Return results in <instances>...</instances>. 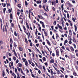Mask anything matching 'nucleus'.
<instances>
[{
  "label": "nucleus",
  "instance_id": "nucleus-1",
  "mask_svg": "<svg viewBox=\"0 0 78 78\" xmlns=\"http://www.w3.org/2000/svg\"><path fill=\"white\" fill-rule=\"evenodd\" d=\"M46 41H47L48 44L50 46H51V44H50V43L49 41L48 40H46Z\"/></svg>",
  "mask_w": 78,
  "mask_h": 78
},
{
  "label": "nucleus",
  "instance_id": "nucleus-2",
  "mask_svg": "<svg viewBox=\"0 0 78 78\" xmlns=\"http://www.w3.org/2000/svg\"><path fill=\"white\" fill-rule=\"evenodd\" d=\"M75 52L76 53V56L78 57V50H76L75 51Z\"/></svg>",
  "mask_w": 78,
  "mask_h": 78
},
{
  "label": "nucleus",
  "instance_id": "nucleus-3",
  "mask_svg": "<svg viewBox=\"0 0 78 78\" xmlns=\"http://www.w3.org/2000/svg\"><path fill=\"white\" fill-rule=\"evenodd\" d=\"M38 17L39 18V19H44V18L42 16H40V15H38Z\"/></svg>",
  "mask_w": 78,
  "mask_h": 78
},
{
  "label": "nucleus",
  "instance_id": "nucleus-4",
  "mask_svg": "<svg viewBox=\"0 0 78 78\" xmlns=\"http://www.w3.org/2000/svg\"><path fill=\"white\" fill-rule=\"evenodd\" d=\"M10 42L11 44H12V42H13V41H12V38H10Z\"/></svg>",
  "mask_w": 78,
  "mask_h": 78
},
{
  "label": "nucleus",
  "instance_id": "nucleus-5",
  "mask_svg": "<svg viewBox=\"0 0 78 78\" xmlns=\"http://www.w3.org/2000/svg\"><path fill=\"white\" fill-rule=\"evenodd\" d=\"M25 64L26 66H27V67H28V62L27 61H26L25 62Z\"/></svg>",
  "mask_w": 78,
  "mask_h": 78
},
{
  "label": "nucleus",
  "instance_id": "nucleus-6",
  "mask_svg": "<svg viewBox=\"0 0 78 78\" xmlns=\"http://www.w3.org/2000/svg\"><path fill=\"white\" fill-rule=\"evenodd\" d=\"M70 49L72 51H74V49H73V47H70Z\"/></svg>",
  "mask_w": 78,
  "mask_h": 78
},
{
  "label": "nucleus",
  "instance_id": "nucleus-7",
  "mask_svg": "<svg viewBox=\"0 0 78 78\" xmlns=\"http://www.w3.org/2000/svg\"><path fill=\"white\" fill-rule=\"evenodd\" d=\"M19 50L20 51H22L23 50V48L21 47H19Z\"/></svg>",
  "mask_w": 78,
  "mask_h": 78
},
{
  "label": "nucleus",
  "instance_id": "nucleus-8",
  "mask_svg": "<svg viewBox=\"0 0 78 78\" xmlns=\"http://www.w3.org/2000/svg\"><path fill=\"white\" fill-rule=\"evenodd\" d=\"M56 69H55V70H56V71H57V72H59L58 73H57L58 74H59V73H60V71H59V70L57 69V68H56Z\"/></svg>",
  "mask_w": 78,
  "mask_h": 78
},
{
  "label": "nucleus",
  "instance_id": "nucleus-9",
  "mask_svg": "<svg viewBox=\"0 0 78 78\" xmlns=\"http://www.w3.org/2000/svg\"><path fill=\"white\" fill-rule=\"evenodd\" d=\"M74 27H75V31H77V27H76V26L75 25H74Z\"/></svg>",
  "mask_w": 78,
  "mask_h": 78
},
{
  "label": "nucleus",
  "instance_id": "nucleus-10",
  "mask_svg": "<svg viewBox=\"0 0 78 78\" xmlns=\"http://www.w3.org/2000/svg\"><path fill=\"white\" fill-rule=\"evenodd\" d=\"M56 55L58 56H59V51L56 50Z\"/></svg>",
  "mask_w": 78,
  "mask_h": 78
},
{
  "label": "nucleus",
  "instance_id": "nucleus-11",
  "mask_svg": "<svg viewBox=\"0 0 78 78\" xmlns=\"http://www.w3.org/2000/svg\"><path fill=\"white\" fill-rule=\"evenodd\" d=\"M63 6H64V5H63V4L62 5L61 8L62 11H63V10H64V8L63 7Z\"/></svg>",
  "mask_w": 78,
  "mask_h": 78
},
{
  "label": "nucleus",
  "instance_id": "nucleus-12",
  "mask_svg": "<svg viewBox=\"0 0 78 78\" xmlns=\"http://www.w3.org/2000/svg\"><path fill=\"white\" fill-rule=\"evenodd\" d=\"M43 8L44 9V10L45 11H47V10L46 9H45V5H44L43 6Z\"/></svg>",
  "mask_w": 78,
  "mask_h": 78
},
{
  "label": "nucleus",
  "instance_id": "nucleus-13",
  "mask_svg": "<svg viewBox=\"0 0 78 78\" xmlns=\"http://www.w3.org/2000/svg\"><path fill=\"white\" fill-rule=\"evenodd\" d=\"M51 63H54V60L53 59H51L50 61Z\"/></svg>",
  "mask_w": 78,
  "mask_h": 78
},
{
  "label": "nucleus",
  "instance_id": "nucleus-14",
  "mask_svg": "<svg viewBox=\"0 0 78 78\" xmlns=\"http://www.w3.org/2000/svg\"><path fill=\"white\" fill-rule=\"evenodd\" d=\"M25 4L26 6H28V3L27 2V1H25Z\"/></svg>",
  "mask_w": 78,
  "mask_h": 78
},
{
  "label": "nucleus",
  "instance_id": "nucleus-15",
  "mask_svg": "<svg viewBox=\"0 0 78 78\" xmlns=\"http://www.w3.org/2000/svg\"><path fill=\"white\" fill-rule=\"evenodd\" d=\"M69 33L70 35H72V30H71L69 31Z\"/></svg>",
  "mask_w": 78,
  "mask_h": 78
},
{
  "label": "nucleus",
  "instance_id": "nucleus-16",
  "mask_svg": "<svg viewBox=\"0 0 78 78\" xmlns=\"http://www.w3.org/2000/svg\"><path fill=\"white\" fill-rule=\"evenodd\" d=\"M6 8H4L3 9V12L4 13H5V11H6Z\"/></svg>",
  "mask_w": 78,
  "mask_h": 78
},
{
  "label": "nucleus",
  "instance_id": "nucleus-17",
  "mask_svg": "<svg viewBox=\"0 0 78 78\" xmlns=\"http://www.w3.org/2000/svg\"><path fill=\"white\" fill-rule=\"evenodd\" d=\"M14 34L16 36H17V33H16V31L14 32Z\"/></svg>",
  "mask_w": 78,
  "mask_h": 78
},
{
  "label": "nucleus",
  "instance_id": "nucleus-18",
  "mask_svg": "<svg viewBox=\"0 0 78 78\" xmlns=\"http://www.w3.org/2000/svg\"><path fill=\"white\" fill-rule=\"evenodd\" d=\"M25 41L27 44H28V41L27 40V38L25 39Z\"/></svg>",
  "mask_w": 78,
  "mask_h": 78
},
{
  "label": "nucleus",
  "instance_id": "nucleus-19",
  "mask_svg": "<svg viewBox=\"0 0 78 78\" xmlns=\"http://www.w3.org/2000/svg\"><path fill=\"white\" fill-rule=\"evenodd\" d=\"M11 24V26H12V27H14V23H12Z\"/></svg>",
  "mask_w": 78,
  "mask_h": 78
},
{
  "label": "nucleus",
  "instance_id": "nucleus-20",
  "mask_svg": "<svg viewBox=\"0 0 78 78\" xmlns=\"http://www.w3.org/2000/svg\"><path fill=\"white\" fill-rule=\"evenodd\" d=\"M43 61H46V59H45V57H43Z\"/></svg>",
  "mask_w": 78,
  "mask_h": 78
},
{
  "label": "nucleus",
  "instance_id": "nucleus-21",
  "mask_svg": "<svg viewBox=\"0 0 78 78\" xmlns=\"http://www.w3.org/2000/svg\"><path fill=\"white\" fill-rule=\"evenodd\" d=\"M5 75H6L5 74V73L4 72H3L2 73V76H3V77H4V76H5Z\"/></svg>",
  "mask_w": 78,
  "mask_h": 78
},
{
  "label": "nucleus",
  "instance_id": "nucleus-22",
  "mask_svg": "<svg viewBox=\"0 0 78 78\" xmlns=\"http://www.w3.org/2000/svg\"><path fill=\"white\" fill-rule=\"evenodd\" d=\"M21 5L20 4H18V6L19 8H21Z\"/></svg>",
  "mask_w": 78,
  "mask_h": 78
},
{
  "label": "nucleus",
  "instance_id": "nucleus-23",
  "mask_svg": "<svg viewBox=\"0 0 78 78\" xmlns=\"http://www.w3.org/2000/svg\"><path fill=\"white\" fill-rule=\"evenodd\" d=\"M22 59L23 61V62H25V61L27 60V59L24 58H23Z\"/></svg>",
  "mask_w": 78,
  "mask_h": 78
},
{
  "label": "nucleus",
  "instance_id": "nucleus-24",
  "mask_svg": "<svg viewBox=\"0 0 78 78\" xmlns=\"http://www.w3.org/2000/svg\"><path fill=\"white\" fill-rule=\"evenodd\" d=\"M54 25H55L56 24V21H54V23H53Z\"/></svg>",
  "mask_w": 78,
  "mask_h": 78
},
{
  "label": "nucleus",
  "instance_id": "nucleus-25",
  "mask_svg": "<svg viewBox=\"0 0 78 78\" xmlns=\"http://www.w3.org/2000/svg\"><path fill=\"white\" fill-rule=\"evenodd\" d=\"M44 33L46 36H47V35H48V34H47V32H45V31H44Z\"/></svg>",
  "mask_w": 78,
  "mask_h": 78
},
{
  "label": "nucleus",
  "instance_id": "nucleus-26",
  "mask_svg": "<svg viewBox=\"0 0 78 78\" xmlns=\"http://www.w3.org/2000/svg\"><path fill=\"white\" fill-rule=\"evenodd\" d=\"M10 19H12V13L10 14Z\"/></svg>",
  "mask_w": 78,
  "mask_h": 78
},
{
  "label": "nucleus",
  "instance_id": "nucleus-27",
  "mask_svg": "<svg viewBox=\"0 0 78 78\" xmlns=\"http://www.w3.org/2000/svg\"><path fill=\"white\" fill-rule=\"evenodd\" d=\"M73 42H76V41L75 39V38H74V37L73 38Z\"/></svg>",
  "mask_w": 78,
  "mask_h": 78
},
{
  "label": "nucleus",
  "instance_id": "nucleus-28",
  "mask_svg": "<svg viewBox=\"0 0 78 78\" xmlns=\"http://www.w3.org/2000/svg\"><path fill=\"white\" fill-rule=\"evenodd\" d=\"M13 60L14 61H16V58L15 56H13Z\"/></svg>",
  "mask_w": 78,
  "mask_h": 78
},
{
  "label": "nucleus",
  "instance_id": "nucleus-29",
  "mask_svg": "<svg viewBox=\"0 0 78 78\" xmlns=\"http://www.w3.org/2000/svg\"><path fill=\"white\" fill-rule=\"evenodd\" d=\"M11 66H13V62H11Z\"/></svg>",
  "mask_w": 78,
  "mask_h": 78
},
{
  "label": "nucleus",
  "instance_id": "nucleus-30",
  "mask_svg": "<svg viewBox=\"0 0 78 78\" xmlns=\"http://www.w3.org/2000/svg\"><path fill=\"white\" fill-rule=\"evenodd\" d=\"M23 27L24 30H26V28H25V26H23Z\"/></svg>",
  "mask_w": 78,
  "mask_h": 78
},
{
  "label": "nucleus",
  "instance_id": "nucleus-31",
  "mask_svg": "<svg viewBox=\"0 0 78 78\" xmlns=\"http://www.w3.org/2000/svg\"><path fill=\"white\" fill-rule=\"evenodd\" d=\"M62 49H63V50H64V49H65V48L64 47V46H62Z\"/></svg>",
  "mask_w": 78,
  "mask_h": 78
},
{
  "label": "nucleus",
  "instance_id": "nucleus-32",
  "mask_svg": "<svg viewBox=\"0 0 78 78\" xmlns=\"http://www.w3.org/2000/svg\"><path fill=\"white\" fill-rule=\"evenodd\" d=\"M28 61H29L30 64H31V63H32V62H31V61H30V60H28Z\"/></svg>",
  "mask_w": 78,
  "mask_h": 78
},
{
  "label": "nucleus",
  "instance_id": "nucleus-33",
  "mask_svg": "<svg viewBox=\"0 0 78 78\" xmlns=\"http://www.w3.org/2000/svg\"><path fill=\"white\" fill-rule=\"evenodd\" d=\"M9 56H12V55H11V53H9Z\"/></svg>",
  "mask_w": 78,
  "mask_h": 78
},
{
  "label": "nucleus",
  "instance_id": "nucleus-34",
  "mask_svg": "<svg viewBox=\"0 0 78 78\" xmlns=\"http://www.w3.org/2000/svg\"><path fill=\"white\" fill-rule=\"evenodd\" d=\"M17 78H20V76H19V73H17Z\"/></svg>",
  "mask_w": 78,
  "mask_h": 78
},
{
  "label": "nucleus",
  "instance_id": "nucleus-35",
  "mask_svg": "<svg viewBox=\"0 0 78 78\" xmlns=\"http://www.w3.org/2000/svg\"><path fill=\"white\" fill-rule=\"evenodd\" d=\"M52 9L53 11H55V7H53L52 8Z\"/></svg>",
  "mask_w": 78,
  "mask_h": 78
},
{
  "label": "nucleus",
  "instance_id": "nucleus-36",
  "mask_svg": "<svg viewBox=\"0 0 78 78\" xmlns=\"http://www.w3.org/2000/svg\"><path fill=\"white\" fill-rule=\"evenodd\" d=\"M31 65L32 66H33V67H34L35 66L34 64L33 63H32L31 64Z\"/></svg>",
  "mask_w": 78,
  "mask_h": 78
},
{
  "label": "nucleus",
  "instance_id": "nucleus-37",
  "mask_svg": "<svg viewBox=\"0 0 78 78\" xmlns=\"http://www.w3.org/2000/svg\"><path fill=\"white\" fill-rule=\"evenodd\" d=\"M14 45L15 47H17V45L16 44V43L15 42L14 43Z\"/></svg>",
  "mask_w": 78,
  "mask_h": 78
},
{
  "label": "nucleus",
  "instance_id": "nucleus-38",
  "mask_svg": "<svg viewBox=\"0 0 78 78\" xmlns=\"http://www.w3.org/2000/svg\"><path fill=\"white\" fill-rule=\"evenodd\" d=\"M66 49L67 50H68L69 51H70V50L69 49V48H66Z\"/></svg>",
  "mask_w": 78,
  "mask_h": 78
},
{
  "label": "nucleus",
  "instance_id": "nucleus-39",
  "mask_svg": "<svg viewBox=\"0 0 78 78\" xmlns=\"http://www.w3.org/2000/svg\"><path fill=\"white\" fill-rule=\"evenodd\" d=\"M11 9H9V13H11Z\"/></svg>",
  "mask_w": 78,
  "mask_h": 78
},
{
  "label": "nucleus",
  "instance_id": "nucleus-40",
  "mask_svg": "<svg viewBox=\"0 0 78 78\" xmlns=\"http://www.w3.org/2000/svg\"><path fill=\"white\" fill-rule=\"evenodd\" d=\"M17 14L18 16H19V15L20 14V12H17Z\"/></svg>",
  "mask_w": 78,
  "mask_h": 78
},
{
  "label": "nucleus",
  "instance_id": "nucleus-41",
  "mask_svg": "<svg viewBox=\"0 0 78 78\" xmlns=\"http://www.w3.org/2000/svg\"><path fill=\"white\" fill-rule=\"evenodd\" d=\"M69 44H72V41H69Z\"/></svg>",
  "mask_w": 78,
  "mask_h": 78
},
{
  "label": "nucleus",
  "instance_id": "nucleus-42",
  "mask_svg": "<svg viewBox=\"0 0 78 78\" xmlns=\"http://www.w3.org/2000/svg\"><path fill=\"white\" fill-rule=\"evenodd\" d=\"M42 26L43 28H45V25L44 24H42Z\"/></svg>",
  "mask_w": 78,
  "mask_h": 78
},
{
  "label": "nucleus",
  "instance_id": "nucleus-43",
  "mask_svg": "<svg viewBox=\"0 0 78 78\" xmlns=\"http://www.w3.org/2000/svg\"><path fill=\"white\" fill-rule=\"evenodd\" d=\"M73 74L75 76H76V73H73Z\"/></svg>",
  "mask_w": 78,
  "mask_h": 78
},
{
  "label": "nucleus",
  "instance_id": "nucleus-44",
  "mask_svg": "<svg viewBox=\"0 0 78 78\" xmlns=\"http://www.w3.org/2000/svg\"><path fill=\"white\" fill-rule=\"evenodd\" d=\"M59 28H60V29H61V30H62V27H61V26H60L59 27Z\"/></svg>",
  "mask_w": 78,
  "mask_h": 78
},
{
  "label": "nucleus",
  "instance_id": "nucleus-45",
  "mask_svg": "<svg viewBox=\"0 0 78 78\" xmlns=\"http://www.w3.org/2000/svg\"><path fill=\"white\" fill-rule=\"evenodd\" d=\"M68 22H69V23H72V22H71V21H70V20H68Z\"/></svg>",
  "mask_w": 78,
  "mask_h": 78
},
{
  "label": "nucleus",
  "instance_id": "nucleus-46",
  "mask_svg": "<svg viewBox=\"0 0 78 78\" xmlns=\"http://www.w3.org/2000/svg\"><path fill=\"white\" fill-rule=\"evenodd\" d=\"M39 61L41 62H42V63H43V62H42V59H39Z\"/></svg>",
  "mask_w": 78,
  "mask_h": 78
},
{
  "label": "nucleus",
  "instance_id": "nucleus-47",
  "mask_svg": "<svg viewBox=\"0 0 78 78\" xmlns=\"http://www.w3.org/2000/svg\"><path fill=\"white\" fill-rule=\"evenodd\" d=\"M20 71H21V73H23V71H22V69H21Z\"/></svg>",
  "mask_w": 78,
  "mask_h": 78
},
{
  "label": "nucleus",
  "instance_id": "nucleus-48",
  "mask_svg": "<svg viewBox=\"0 0 78 78\" xmlns=\"http://www.w3.org/2000/svg\"><path fill=\"white\" fill-rule=\"evenodd\" d=\"M32 77H33V78H35V76H34V74H32Z\"/></svg>",
  "mask_w": 78,
  "mask_h": 78
},
{
  "label": "nucleus",
  "instance_id": "nucleus-49",
  "mask_svg": "<svg viewBox=\"0 0 78 78\" xmlns=\"http://www.w3.org/2000/svg\"><path fill=\"white\" fill-rule=\"evenodd\" d=\"M52 56H55V53H53L52 54Z\"/></svg>",
  "mask_w": 78,
  "mask_h": 78
},
{
  "label": "nucleus",
  "instance_id": "nucleus-50",
  "mask_svg": "<svg viewBox=\"0 0 78 78\" xmlns=\"http://www.w3.org/2000/svg\"><path fill=\"white\" fill-rule=\"evenodd\" d=\"M39 58H42V56L41 55H39Z\"/></svg>",
  "mask_w": 78,
  "mask_h": 78
},
{
  "label": "nucleus",
  "instance_id": "nucleus-51",
  "mask_svg": "<svg viewBox=\"0 0 78 78\" xmlns=\"http://www.w3.org/2000/svg\"><path fill=\"white\" fill-rule=\"evenodd\" d=\"M39 30L40 31H41V27H40L39 28Z\"/></svg>",
  "mask_w": 78,
  "mask_h": 78
},
{
  "label": "nucleus",
  "instance_id": "nucleus-52",
  "mask_svg": "<svg viewBox=\"0 0 78 78\" xmlns=\"http://www.w3.org/2000/svg\"><path fill=\"white\" fill-rule=\"evenodd\" d=\"M60 51H61V53H62V52H63V51L62 50V49H60Z\"/></svg>",
  "mask_w": 78,
  "mask_h": 78
},
{
  "label": "nucleus",
  "instance_id": "nucleus-53",
  "mask_svg": "<svg viewBox=\"0 0 78 78\" xmlns=\"http://www.w3.org/2000/svg\"><path fill=\"white\" fill-rule=\"evenodd\" d=\"M26 24L27 26V25H28V23H27V21H26Z\"/></svg>",
  "mask_w": 78,
  "mask_h": 78
},
{
  "label": "nucleus",
  "instance_id": "nucleus-54",
  "mask_svg": "<svg viewBox=\"0 0 78 78\" xmlns=\"http://www.w3.org/2000/svg\"><path fill=\"white\" fill-rule=\"evenodd\" d=\"M43 2H44V3H46V2H47V0H44Z\"/></svg>",
  "mask_w": 78,
  "mask_h": 78
},
{
  "label": "nucleus",
  "instance_id": "nucleus-55",
  "mask_svg": "<svg viewBox=\"0 0 78 78\" xmlns=\"http://www.w3.org/2000/svg\"><path fill=\"white\" fill-rule=\"evenodd\" d=\"M38 72L39 74H41V71H40V70H39L38 71Z\"/></svg>",
  "mask_w": 78,
  "mask_h": 78
},
{
  "label": "nucleus",
  "instance_id": "nucleus-56",
  "mask_svg": "<svg viewBox=\"0 0 78 78\" xmlns=\"http://www.w3.org/2000/svg\"><path fill=\"white\" fill-rule=\"evenodd\" d=\"M7 6H10V4H9V3H8L7 4Z\"/></svg>",
  "mask_w": 78,
  "mask_h": 78
},
{
  "label": "nucleus",
  "instance_id": "nucleus-57",
  "mask_svg": "<svg viewBox=\"0 0 78 78\" xmlns=\"http://www.w3.org/2000/svg\"><path fill=\"white\" fill-rule=\"evenodd\" d=\"M73 46L74 47V48H76V45L75 44H73Z\"/></svg>",
  "mask_w": 78,
  "mask_h": 78
},
{
  "label": "nucleus",
  "instance_id": "nucleus-58",
  "mask_svg": "<svg viewBox=\"0 0 78 78\" xmlns=\"http://www.w3.org/2000/svg\"><path fill=\"white\" fill-rule=\"evenodd\" d=\"M69 6L71 7L72 6V5L70 3L69 4Z\"/></svg>",
  "mask_w": 78,
  "mask_h": 78
},
{
  "label": "nucleus",
  "instance_id": "nucleus-59",
  "mask_svg": "<svg viewBox=\"0 0 78 78\" xmlns=\"http://www.w3.org/2000/svg\"><path fill=\"white\" fill-rule=\"evenodd\" d=\"M72 2L73 3H75V1H72Z\"/></svg>",
  "mask_w": 78,
  "mask_h": 78
},
{
  "label": "nucleus",
  "instance_id": "nucleus-60",
  "mask_svg": "<svg viewBox=\"0 0 78 78\" xmlns=\"http://www.w3.org/2000/svg\"><path fill=\"white\" fill-rule=\"evenodd\" d=\"M35 43H37V40H35Z\"/></svg>",
  "mask_w": 78,
  "mask_h": 78
},
{
  "label": "nucleus",
  "instance_id": "nucleus-61",
  "mask_svg": "<svg viewBox=\"0 0 78 78\" xmlns=\"http://www.w3.org/2000/svg\"><path fill=\"white\" fill-rule=\"evenodd\" d=\"M40 23H41V24H44V22L42 21H40Z\"/></svg>",
  "mask_w": 78,
  "mask_h": 78
},
{
  "label": "nucleus",
  "instance_id": "nucleus-62",
  "mask_svg": "<svg viewBox=\"0 0 78 78\" xmlns=\"http://www.w3.org/2000/svg\"><path fill=\"white\" fill-rule=\"evenodd\" d=\"M51 75H53V71H51Z\"/></svg>",
  "mask_w": 78,
  "mask_h": 78
},
{
  "label": "nucleus",
  "instance_id": "nucleus-63",
  "mask_svg": "<svg viewBox=\"0 0 78 78\" xmlns=\"http://www.w3.org/2000/svg\"><path fill=\"white\" fill-rule=\"evenodd\" d=\"M34 69L36 70H38V69L37 68H35Z\"/></svg>",
  "mask_w": 78,
  "mask_h": 78
},
{
  "label": "nucleus",
  "instance_id": "nucleus-64",
  "mask_svg": "<svg viewBox=\"0 0 78 78\" xmlns=\"http://www.w3.org/2000/svg\"><path fill=\"white\" fill-rule=\"evenodd\" d=\"M19 19H20V20H22V17H21V16H20Z\"/></svg>",
  "mask_w": 78,
  "mask_h": 78
}]
</instances>
